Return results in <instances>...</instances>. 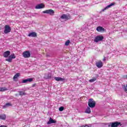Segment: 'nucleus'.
Returning a JSON list of instances; mask_svg holds the SVG:
<instances>
[{
  "mask_svg": "<svg viewBox=\"0 0 127 127\" xmlns=\"http://www.w3.org/2000/svg\"><path fill=\"white\" fill-rule=\"evenodd\" d=\"M3 56L5 59V61L11 63L12 62V59H15V55L14 54H12L10 55V51H7L3 54Z\"/></svg>",
  "mask_w": 127,
  "mask_h": 127,
  "instance_id": "obj_1",
  "label": "nucleus"
},
{
  "mask_svg": "<svg viewBox=\"0 0 127 127\" xmlns=\"http://www.w3.org/2000/svg\"><path fill=\"white\" fill-rule=\"evenodd\" d=\"M88 106L90 108H95L96 107V102L93 99H90L88 101Z\"/></svg>",
  "mask_w": 127,
  "mask_h": 127,
  "instance_id": "obj_2",
  "label": "nucleus"
},
{
  "mask_svg": "<svg viewBox=\"0 0 127 127\" xmlns=\"http://www.w3.org/2000/svg\"><path fill=\"white\" fill-rule=\"evenodd\" d=\"M11 31V28L8 25H5L4 27V33L5 34H7V33H9Z\"/></svg>",
  "mask_w": 127,
  "mask_h": 127,
  "instance_id": "obj_3",
  "label": "nucleus"
},
{
  "mask_svg": "<svg viewBox=\"0 0 127 127\" xmlns=\"http://www.w3.org/2000/svg\"><path fill=\"white\" fill-rule=\"evenodd\" d=\"M24 58H29L31 56V54L29 51H26L22 53Z\"/></svg>",
  "mask_w": 127,
  "mask_h": 127,
  "instance_id": "obj_4",
  "label": "nucleus"
},
{
  "mask_svg": "<svg viewBox=\"0 0 127 127\" xmlns=\"http://www.w3.org/2000/svg\"><path fill=\"white\" fill-rule=\"evenodd\" d=\"M43 13H47L50 15H54V10L53 9H48L43 11Z\"/></svg>",
  "mask_w": 127,
  "mask_h": 127,
  "instance_id": "obj_5",
  "label": "nucleus"
},
{
  "mask_svg": "<svg viewBox=\"0 0 127 127\" xmlns=\"http://www.w3.org/2000/svg\"><path fill=\"white\" fill-rule=\"evenodd\" d=\"M120 125H121V122H114V123H110V125H108V127H119V126H120Z\"/></svg>",
  "mask_w": 127,
  "mask_h": 127,
  "instance_id": "obj_6",
  "label": "nucleus"
},
{
  "mask_svg": "<svg viewBox=\"0 0 127 127\" xmlns=\"http://www.w3.org/2000/svg\"><path fill=\"white\" fill-rule=\"evenodd\" d=\"M104 39L103 36H97L94 39V42H99V41H102Z\"/></svg>",
  "mask_w": 127,
  "mask_h": 127,
  "instance_id": "obj_7",
  "label": "nucleus"
},
{
  "mask_svg": "<svg viewBox=\"0 0 127 127\" xmlns=\"http://www.w3.org/2000/svg\"><path fill=\"white\" fill-rule=\"evenodd\" d=\"M45 7V5L43 3L39 4L35 6L36 9H40L41 8H44Z\"/></svg>",
  "mask_w": 127,
  "mask_h": 127,
  "instance_id": "obj_8",
  "label": "nucleus"
},
{
  "mask_svg": "<svg viewBox=\"0 0 127 127\" xmlns=\"http://www.w3.org/2000/svg\"><path fill=\"white\" fill-rule=\"evenodd\" d=\"M96 65L98 68H102V67H103V62H102L101 61H99L98 62H96Z\"/></svg>",
  "mask_w": 127,
  "mask_h": 127,
  "instance_id": "obj_9",
  "label": "nucleus"
},
{
  "mask_svg": "<svg viewBox=\"0 0 127 127\" xmlns=\"http://www.w3.org/2000/svg\"><path fill=\"white\" fill-rule=\"evenodd\" d=\"M28 36L29 37H37V33L34 32H31L28 34Z\"/></svg>",
  "mask_w": 127,
  "mask_h": 127,
  "instance_id": "obj_10",
  "label": "nucleus"
},
{
  "mask_svg": "<svg viewBox=\"0 0 127 127\" xmlns=\"http://www.w3.org/2000/svg\"><path fill=\"white\" fill-rule=\"evenodd\" d=\"M51 124H56V121L51 118H50L49 122H47V125H51Z\"/></svg>",
  "mask_w": 127,
  "mask_h": 127,
  "instance_id": "obj_11",
  "label": "nucleus"
},
{
  "mask_svg": "<svg viewBox=\"0 0 127 127\" xmlns=\"http://www.w3.org/2000/svg\"><path fill=\"white\" fill-rule=\"evenodd\" d=\"M61 18L62 19H69L70 18V16L66 14H63L61 16Z\"/></svg>",
  "mask_w": 127,
  "mask_h": 127,
  "instance_id": "obj_12",
  "label": "nucleus"
},
{
  "mask_svg": "<svg viewBox=\"0 0 127 127\" xmlns=\"http://www.w3.org/2000/svg\"><path fill=\"white\" fill-rule=\"evenodd\" d=\"M115 4H116V3L113 2L110 4L107 5L105 8H104V9H103V11L106 10V9H108V8H110V7H111L112 6H113V5H115Z\"/></svg>",
  "mask_w": 127,
  "mask_h": 127,
  "instance_id": "obj_13",
  "label": "nucleus"
},
{
  "mask_svg": "<svg viewBox=\"0 0 127 127\" xmlns=\"http://www.w3.org/2000/svg\"><path fill=\"white\" fill-rule=\"evenodd\" d=\"M96 30L98 31V32H102V31H105V29L103 28V27L99 26L96 28Z\"/></svg>",
  "mask_w": 127,
  "mask_h": 127,
  "instance_id": "obj_14",
  "label": "nucleus"
},
{
  "mask_svg": "<svg viewBox=\"0 0 127 127\" xmlns=\"http://www.w3.org/2000/svg\"><path fill=\"white\" fill-rule=\"evenodd\" d=\"M6 119V115L5 114H0V119L5 121Z\"/></svg>",
  "mask_w": 127,
  "mask_h": 127,
  "instance_id": "obj_15",
  "label": "nucleus"
},
{
  "mask_svg": "<svg viewBox=\"0 0 127 127\" xmlns=\"http://www.w3.org/2000/svg\"><path fill=\"white\" fill-rule=\"evenodd\" d=\"M55 80L56 81H64V78L60 77H55Z\"/></svg>",
  "mask_w": 127,
  "mask_h": 127,
  "instance_id": "obj_16",
  "label": "nucleus"
},
{
  "mask_svg": "<svg viewBox=\"0 0 127 127\" xmlns=\"http://www.w3.org/2000/svg\"><path fill=\"white\" fill-rule=\"evenodd\" d=\"M85 113L86 114H91V108L88 107L85 110Z\"/></svg>",
  "mask_w": 127,
  "mask_h": 127,
  "instance_id": "obj_17",
  "label": "nucleus"
},
{
  "mask_svg": "<svg viewBox=\"0 0 127 127\" xmlns=\"http://www.w3.org/2000/svg\"><path fill=\"white\" fill-rule=\"evenodd\" d=\"M19 76H20V74L19 73H17L15 74L13 78V80H17V78H18V77H19Z\"/></svg>",
  "mask_w": 127,
  "mask_h": 127,
  "instance_id": "obj_18",
  "label": "nucleus"
},
{
  "mask_svg": "<svg viewBox=\"0 0 127 127\" xmlns=\"http://www.w3.org/2000/svg\"><path fill=\"white\" fill-rule=\"evenodd\" d=\"M4 91H7V88H6V87L0 88V92H4Z\"/></svg>",
  "mask_w": 127,
  "mask_h": 127,
  "instance_id": "obj_19",
  "label": "nucleus"
},
{
  "mask_svg": "<svg viewBox=\"0 0 127 127\" xmlns=\"http://www.w3.org/2000/svg\"><path fill=\"white\" fill-rule=\"evenodd\" d=\"M19 95L20 96H25L26 95V93L24 92L19 91Z\"/></svg>",
  "mask_w": 127,
  "mask_h": 127,
  "instance_id": "obj_20",
  "label": "nucleus"
},
{
  "mask_svg": "<svg viewBox=\"0 0 127 127\" xmlns=\"http://www.w3.org/2000/svg\"><path fill=\"white\" fill-rule=\"evenodd\" d=\"M12 106V105L11 104V103H7V104H6L3 107V109H5V107H10V106Z\"/></svg>",
  "mask_w": 127,
  "mask_h": 127,
  "instance_id": "obj_21",
  "label": "nucleus"
},
{
  "mask_svg": "<svg viewBox=\"0 0 127 127\" xmlns=\"http://www.w3.org/2000/svg\"><path fill=\"white\" fill-rule=\"evenodd\" d=\"M96 80H97V78L95 77H93L92 79L89 80V82H90V83H93V82H95Z\"/></svg>",
  "mask_w": 127,
  "mask_h": 127,
  "instance_id": "obj_22",
  "label": "nucleus"
},
{
  "mask_svg": "<svg viewBox=\"0 0 127 127\" xmlns=\"http://www.w3.org/2000/svg\"><path fill=\"white\" fill-rule=\"evenodd\" d=\"M27 82H32V81H33V78H27Z\"/></svg>",
  "mask_w": 127,
  "mask_h": 127,
  "instance_id": "obj_23",
  "label": "nucleus"
},
{
  "mask_svg": "<svg viewBox=\"0 0 127 127\" xmlns=\"http://www.w3.org/2000/svg\"><path fill=\"white\" fill-rule=\"evenodd\" d=\"M69 44H70V40H68L65 42V45H66V46H68Z\"/></svg>",
  "mask_w": 127,
  "mask_h": 127,
  "instance_id": "obj_24",
  "label": "nucleus"
},
{
  "mask_svg": "<svg viewBox=\"0 0 127 127\" xmlns=\"http://www.w3.org/2000/svg\"><path fill=\"white\" fill-rule=\"evenodd\" d=\"M59 111H60V112H63V111H64V107H60Z\"/></svg>",
  "mask_w": 127,
  "mask_h": 127,
  "instance_id": "obj_25",
  "label": "nucleus"
},
{
  "mask_svg": "<svg viewBox=\"0 0 127 127\" xmlns=\"http://www.w3.org/2000/svg\"><path fill=\"white\" fill-rule=\"evenodd\" d=\"M27 82H28V81H27V79H24L22 81V83H27Z\"/></svg>",
  "mask_w": 127,
  "mask_h": 127,
  "instance_id": "obj_26",
  "label": "nucleus"
},
{
  "mask_svg": "<svg viewBox=\"0 0 127 127\" xmlns=\"http://www.w3.org/2000/svg\"><path fill=\"white\" fill-rule=\"evenodd\" d=\"M124 90L125 92H126V93H127V87H126V86H125L124 87Z\"/></svg>",
  "mask_w": 127,
  "mask_h": 127,
  "instance_id": "obj_27",
  "label": "nucleus"
},
{
  "mask_svg": "<svg viewBox=\"0 0 127 127\" xmlns=\"http://www.w3.org/2000/svg\"><path fill=\"white\" fill-rule=\"evenodd\" d=\"M106 60V57H104L103 59V61H105Z\"/></svg>",
  "mask_w": 127,
  "mask_h": 127,
  "instance_id": "obj_28",
  "label": "nucleus"
}]
</instances>
